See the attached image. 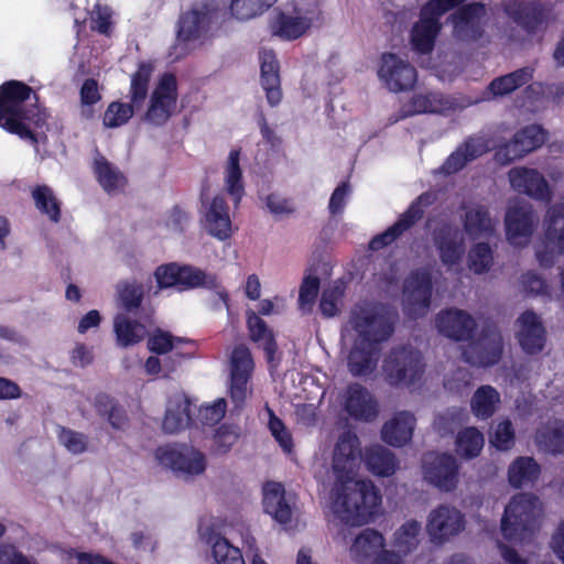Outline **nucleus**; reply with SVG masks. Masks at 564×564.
Masks as SVG:
<instances>
[{
	"label": "nucleus",
	"instance_id": "nucleus-1",
	"mask_svg": "<svg viewBox=\"0 0 564 564\" xmlns=\"http://www.w3.org/2000/svg\"><path fill=\"white\" fill-rule=\"evenodd\" d=\"M359 446L357 435L345 432L339 436L333 458L336 477L334 513L350 527H360L373 520L382 502L380 490L371 480L354 479L360 458Z\"/></svg>",
	"mask_w": 564,
	"mask_h": 564
},
{
	"label": "nucleus",
	"instance_id": "nucleus-2",
	"mask_svg": "<svg viewBox=\"0 0 564 564\" xmlns=\"http://www.w3.org/2000/svg\"><path fill=\"white\" fill-rule=\"evenodd\" d=\"M435 326L441 335L454 341H469L462 352L465 362L476 367H490L500 361L503 340L496 326H485L478 338L471 340L477 323L468 312L456 307L438 312Z\"/></svg>",
	"mask_w": 564,
	"mask_h": 564
},
{
	"label": "nucleus",
	"instance_id": "nucleus-3",
	"mask_svg": "<svg viewBox=\"0 0 564 564\" xmlns=\"http://www.w3.org/2000/svg\"><path fill=\"white\" fill-rule=\"evenodd\" d=\"M39 94L26 83L9 79L0 85V127L7 132L37 143L35 129L46 123Z\"/></svg>",
	"mask_w": 564,
	"mask_h": 564
},
{
	"label": "nucleus",
	"instance_id": "nucleus-4",
	"mask_svg": "<svg viewBox=\"0 0 564 564\" xmlns=\"http://www.w3.org/2000/svg\"><path fill=\"white\" fill-rule=\"evenodd\" d=\"M540 500L533 494H517L506 506L501 519V533L508 541L525 542L536 530Z\"/></svg>",
	"mask_w": 564,
	"mask_h": 564
},
{
	"label": "nucleus",
	"instance_id": "nucleus-5",
	"mask_svg": "<svg viewBox=\"0 0 564 564\" xmlns=\"http://www.w3.org/2000/svg\"><path fill=\"white\" fill-rule=\"evenodd\" d=\"M466 0H427L420 9L419 20L410 31L412 50L421 55L432 53L443 24L441 18Z\"/></svg>",
	"mask_w": 564,
	"mask_h": 564
},
{
	"label": "nucleus",
	"instance_id": "nucleus-6",
	"mask_svg": "<svg viewBox=\"0 0 564 564\" xmlns=\"http://www.w3.org/2000/svg\"><path fill=\"white\" fill-rule=\"evenodd\" d=\"M154 66L151 62H140L131 75L130 102L112 101L108 105L102 123L106 128H118L126 124L134 115V110L143 106L148 94Z\"/></svg>",
	"mask_w": 564,
	"mask_h": 564
},
{
	"label": "nucleus",
	"instance_id": "nucleus-7",
	"mask_svg": "<svg viewBox=\"0 0 564 564\" xmlns=\"http://www.w3.org/2000/svg\"><path fill=\"white\" fill-rule=\"evenodd\" d=\"M425 371L421 351L409 345L390 349L382 362V373L392 387H411L421 380Z\"/></svg>",
	"mask_w": 564,
	"mask_h": 564
},
{
	"label": "nucleus",
	"instance_id": "nucleus-8",
	"mask_svg": "<svg viewBox=\"0 0 564 564\" xmlns=\"http://www.w3.org/2000/svg\"><path fill=\"white\" fill-rule=\"evenodd\" d=\"M349 323L357 334L356 339L366 341L367 345L380 346L394 333V322L378 304L365 302L355 305L350 312Z\"/></svg>",
	"mask_w": 564,
	"mask_h": 564
},
{
	"label": "nucleus",
	"instance_id": "nucleus-9",
	"mask_svg": "<svg viewBox=\"0 0 564 564\" xmlns=\"http://www.w3.org/2000/svg\"><path fill=\"white\" fill-rule=\"evenodd\" d=\"M177 99V78L173 73H164L150 95L142 120L153 127H163L174 115Z\"/></svg>",
	"mask_w": 564,
	"mask_h": 564
},
{
	"label": "nucleus",
	"instance_id": "nucleus-10",
	"mask_svg": "<svg viewBox=\"0 0 564 564\" xmlns=\"http://www.w3.org/2000/svg\"><path fill=\"white\" fill-rule=\"evenodd\" d=\"M208 192L209 181L205 177L199 193L202 223L212 237L223 241L232 232L229 207L223 195H216L209 200Z\"/></svg>",
	"mask_w": 564,
	"mask_h": 564
},
{
	"label": "nucleus",
	"instance_id": "nucleus-11",
	"mask_svg": "<svg viewBox=\"0 0 564 564\" xmlns=\"http://www.w3.org/2000/svg\"><path fill=\"white\" fill-rule=\"evenodd\" d=\"M154 455L160 465L183 476H197L206 469L205 455L186 444L159 446Z\"/></svg>",
	"mask_w": 564,
	"mask_h": 564
},
{
	"label": "nucleus",
	"instance_id": "nucleus-12",
	"mask_svg": "<svg viewBox=\"0 0 564 564\" xmlns=\"http://www.w3.org/2000/svg\"><path fill=\"white\" fill-rule=\"evenodd\" d=\"M322 18L317 3L295 4L291 13L281 11L272 23V32L282 40L294 41L303 36Z\"/></svg>",
	"mask_w": 564,
	"mask_h": 564
},
{
	"label": "nucleus",
	"instance_id": "nucleus-13",
	"mask_svg": "<svg viewBox=\"0 0 564 564\" xmlns=\"http://www.w3.org/2000/svg\"><path fill=\"white\" fill-rule=\"evenodd\" d=\"M459 463L449 453H427L423 457L424 479L443 492L455 490L459 484Z\"/></svg>",
	"mask_w": 564,
	"mask_h": 564
},
{
	"label": "nucleus",
	"instance_id": "nucleus-14",
	"mask_svg": "<svg viewBox=\"0 0 564 564\" xmlns=\"http://www.w3.org/2000/svg\"><path fill=\"white\" fill-rule=\"evenodd\" d=\"M432 274L427 269L413 270L403 283V310L411 318L424 316L431 305Z\"/></svg>",
	"mask_w": 564,
	"mask_h": 564
},
{
	"label": "nucleus",
	"instance_id": "nucleus-15",
	"mask_svg": "<svg viewBox=\"0 0 564 564\" xmlns=\"http://www.w3.org/2000/svg\"><path fill=\"white\" fill-rule=\"evenodd\" d=\"M434 203L433 194L424 192L419 195L403 212L398 220L383 232L375 236L369 242V249L378 251L390 246L405 231L410 230L424 216L425 208Z\"/></svg>",
	"mask_w": 564,
	"mask_h": 564
},
{
	"label": "nucleus",
	"instance_id": "nucleus-16",
	"mask_svg": "<svg viewBox=\"0 0 564 564\" xmlns=\"http://www.w3.org/2000/svg\"><path fill=\"white\" fill-rule=\"evenodd\" d=\"M503 11L527 34L534 35L546 26L552 8L540 0H511L503 4Z\"/></svg>",
	"mask_w": 564,
	"mask_h": 564
},
{
	"label": "nucleus",
	"instance_id": "nucleus-17",
	"mask_svg": "<svg viewBox=\"0 0 564 564\" xmlns=\"http://www.w3.org/2000/svg\"><path fill=\"white\" fill-rule=\"evenodd\" d=\"M546 131L538 126L530 124L514 133L513 138L500 145L495 152V160L499 164L507 165L514 160L540 148L546 140Z\"/></svg>",
	"mask_w": 564,
	"mask_h": 564
},
{
	"label": "nucleus",
	"instance_id": "nucleus-18",
	"mask_svg": "<svg viewBox=\"0 0 564 564\" xmlns=\"http://www.w3.org/2000/svg\"><path fill=\"white\" fill-rule=\"evenodd\" d=\"M378 76L393 93L410 90L417 80L416 69L394 53L382 54Z\"/></svg>",
	"mask_w": 564,
	"mask_h": 564
},
{
	"label": "nucleus",
	"instance_id": "nucleus-19",
	"mask_svg": "<svg viewBox=\"0 0 564 564\" xmlns=\"http://www.w3.org/2000/svg\"><path fill=\"white\" fill-rule=\"evenodd\" d=\"M153 275L159 290L175 288L180 292L197 289L204 276L202 269L177 262L159 265Z\"/></svg>",
	"mask_w": 564,
	"mask_h": 564
},
{
	"label": "nucleus",
	"instance_id": "nucleus-20",
	"mask_svg": "<svg viewBox=\"0 0 564 564\" xmlns=\"http://www.w3.org/2000/svg\"><path fill=\"white\" fill-rule=\"evenodd\" d=\"M432 239L444 265L454 267L462 261L465 254V241L458 227L443 223L434 228Z\"/></svg>",
	"mask_w": 564,
	"mask_h": 564
},
{
	"label": "nucleus",
	"instance_id": "nucleus-21",
	"mask_svg": "<svg viewBox=\"0 0 564 564\" xmlns=\"http://www.w3.org/2000/svg\"><path fill=\"white\" fill-rule=\"evenodd\" d=\"M465 527L463 513L454 507L441 505L431 511L426 531L434 543H444Z\"/></svg>",
	"mask_w": 564,
	"mask_h": 564
},
{
	"label": "nucleus",
	"instance_id": "nucleus-22",
	"mask_svg": "<svg viewBox=\"0 0 564 564\" xmlns=\"http://www.w3.org/2000/svg\"><path fill=\"white\" fill-rule=\"evenodd\" d=\"M464 3L455 8L456 11L448 17V20L460 37L477 41L484 33L480 20L486 14L485 4L481 2Z\"/></svg>",
	"mask_w": 564,
	"mask_h": 564
},
{
	"label": "nucleus",
	"instance_id": "nucleus-23",
	"mask_svg": "<svg viewBox=\"0 0 564 564\" xmlns=\"http://www.w3.org/2000/svg\"><path fill=\"white\" fill-rule=\"evenodd\" d=\"M344 410L357 421L371 422L378 416V403L367 388L350 383L346 388Z\"/></svg>",
	"mask_w": 564,
	"mask_h": 564
},
{
	"label": "nucleus",
	"instance_id": "nucleus-24",
	"mask_svg": "<svg viewBox=\"0 0 564 564\" xmlns=\"http://www.w3.org/2000/svg\"><path fill=\"white\" fill-rule=\"evenodd\" d=\"M517 338L527 355L540 354L545 346L546 330L539 316L533 311L523 312L519 318Z\"/></svg>",
	"mask_w": 564,
	"mask_h": 564
},
{
	"label": "nucleus",
	"instance_id": "nucleus-25",
	"mask_svg": "<svg viewBox=\"0 0 564 564\" xmlns=\"http://www.w3.org/2000/svg\"><path fill=\"white\" fill-rule=\"evenodd\" d=\"M260 83L265 91L268 104L278 106L282 100L280 63L273 50L262 48L259 52Z\"/></svg>",
	"mask_w": 564,
	"mask_h": 564
},
{
	"label": "nucleus",
	"instance_id": "nucleus-26",
	"mask_svg": "<svg viewBox=\"0 0 564 564\" xmlns=\"http://www.w3.org/2000/svg\"><path fill=\"white\" fill-rule=\"evenodd\" d=\"M508 176L511 187L519 194L540 200L550 198L547 182L539 171L529 167H512Z\"/></svg>",
	"mask_w": 564,
	"mask_h": 564
},
{
	"label": "nucleus",
	"instance_id": "nucleus-27",
	"mask_svg": "<svg viewBox=\"0 0 564 564\" xmlns=\"http://www.w3.org/2000/svg\"><path fill=\"white\" fill-rule=\"evenodd\" d=\"M506 236L511 245H525L533 234L534 214L530 206H514L505 217Z\"/></svg>",
	"mask_w": 564,
	"mask_h": 564
},
{
	"label": "nucleus",
	"instance_id": "nucleus-28",
	"mask_svg": "<svg viewBox=\"0 0 564 564\" xmlns=\"http://www.w3.org/2000/svg\"><path fill=\"white\" fill-rule=\"evenodd\" d=\"M533 73L534 69L532 67L524 66L509 74L494 78L484 91V99L491 100L509 96L530 83L533 78Z\"/></svg>",
	"mask_w": 564,
	"mask_h": 564
},
{
	"label": "nucleus",
	"instance_id": "nucleus-29",
	"mask_svg": "<svg viewBox=\"0 0 564 564\" xmlns=\"http://www.w3.org/2000/svg\"><path fill=\"white\" fill-rule=\"evenodd\" d=\"M263 510L276 522L288 524L292 520V508L281 482L268 481L263 486Z\"/></svg>",
	"mask_w": 564,
	"mask_h": 564
},
{
	"label": "nucleus",
	"instance_id": "nucleus-30",
	"mask_svg": "<svg viewBox=\"0 0 564 564\" xmlns=\"http://www.w3.org/2000/svg\"><path fill=\"white\" fill-rule=\"evenodd\" d=\"M380 346L356 339L347 358L349 372L354 377H365L375 371Z\"/></svg>",
	"mask_w": 564,
	"mask_h": 564
},
{
	"label": "nucleus",
	"instance_id": "nucleus-31",
	"mask_svg": "<svg viewBox=\"0 0 564 564\" xmlns=\"http://www.w3.org/2000/svg\"><path fill=\"white\" fill-rule=\"evenodd\" d=\"M416 419L408 411L397 413L381 430L382 441L393 447H401L412 440Z\"/></svg>",
	"mask_w": 564,
	"mask_h": 564
},
{
	"label": "nucleus",
	"instance_id": "nucleus-32",
	"mask_svg": "<svg viewBox=\"0 0 564 564\" xmlns=\"http://www.w3.org/2000/svg\"><path fill=\"white\" fill-rule=\"evenodd\" d=\"M246 315L250 340L260 344L265 354L268 364L272 367H276L278 362L275 364L274 361L278 344L272 329H270L267 323L253 311H247Z\"/></svg>",
	"mask_w": 564,
	"mask_h": 564
},
{
	"label": "nucleus",
	"instance_id": "nucleus-33",
	"mask_svg": "<svg viewBox=\"0 0 564 564\" xmlns=\"http://www.w3.org/2000/svg\"><path fill=\"white\" fill-rule=\"evenodd\" d=\"M93 171L97 182L107 194L118 193L127 185L123 173L100 153L94 159Z\"/></svg>",
	"mask_w": 564,
	"mask_h": 564
},
{
	"label": "nucleus",
	"instance_id": "nucleus-34",
	"mask_svg": "<svg viewBox=\"0 0 564 564\" xmlns=\"http://www.w3.org/2000/svg\"><path fill=\"white\" fill-rule=\"evenodd\" d=\"M210 23L208 11L192 9L180 17L177 40L181 42L196 41L207 31Z\"/></svg>",
	"mask_w": 564,
	"mask_h": 564
},
{
	"label": "nucleus",
	"instance_id": "nucleus-35",
	"mask_svg": "<svg viewBox=\"0 0 564 564\" xmlns=\"http://www.w3.org/2000/svg\"><path fill=\"white\" fill-rule=\"evenodd\" d=\"M118 306L128 314L140 315L145 297L144 284L137 280H122L116 285Z\"/></svg>",
	"mask_w": 564,
	"mask_h": 564
},
{
	"label": "nucleus",
	"instance_id": "nucleus-36",
	"mask_svg": "<svg viewBox=\"0 0 564 564\" xmlns=\"http://www.w3.org/2000/svg\"><path fill=\"white\" fill-rule=\"evenodd\" d=\"M540 475L541 466L530 456H519L508 467V481L514 489L534 484Z\"/></svg>",
	"mask_w": 564,
	"mask_h": 564
},
{
	"label": "nucleus",
	"instance_id": "nucleus-37",
	"mask_svg": "<svg viewBox=\"0 0 564 564\" xmlns=\"http://www.w3.org/2000/svg\"><path fill=\"white\" fill-rule=\"evenodd\" d=\"M31 197L36 210L51 223L58 224L62 219V202L52 187L39 184L31 188Z\"/></svg>",
	"mask_w": 564,
	"mask_h": 564
},
{
	"label": "nucleus",
	"instance_id": "nucleus-38",
	"mask_svg": "<svg viewBox=\"0 0 564 564\" xmlns=\"http://www.w3.org/2000/svg\"><path fill=\"white\" fill-rule=\"evenodd\" d=\"M463 227L473 239L489 237L495 231L489 210L482 205L473 206L465 212Z\"/></svg>",
	"mask_w": 564,
	"mask_h": 564
},
{
	"label": "nucleus",
	"instance_id": "nucleus-39",
	"mask_svg": "<svg viewBox=\"0 0 564 564\" xmlns=\"http://www.w3.org/2000/svg\"><path fill=\"white\" fill-rule=\"evenodd\" d=\"M365 463L372 474L381 477L393 475L398 467L394 454L381 445H373L366 449Z\"/></svg>",
	"mask_w": 564,
	"mask_h": 564
},
{
	"label": "nucleus",
	"instance_id": "nucleus-40",
	"mask_svg": "<svg viewBox=\"0 0 564 564\" xmlns=\"http://www.w3.org/2000/svg\"><path fill=\"white\" fill-rule=\"evenodd\" d=\"M240 149H232L229 152L225 167V187L235 204H239L245 195L242 170L240 167Z\"/></svg>",
	"mask_w": 564,
	"mask_h": 564
},
{
	"label": "nucleus",
	"instance_id": "nucleus-41",
	"mask_svg": "<svg viewBox=\"0 0 564 564\" xmlns=\"http://www.w3.org/2000/svg\"><path fill=\"white\" fill-rule=\"evenodd\" d=\"M485 445L484 434L475 426L460 430L455 438V452L464 459H473L480 455Z\"/></svg>",
	"mask_w": 564,
	"mask_h": 564
},
{
	"label": "nucleus",
	"instance_id": "nucleus-42",
	"mask_svg": "<svg viewBox=\"0 0 564 564\" xmlns=\"http://www.w3.org/2000/svg\"><path fill=\"white\" fill-rule=\"evenodd\" d=\"M545 240L564 253V203L552 205L546 213Z\"/></svg>",
	"mask_w": 564,
	"mask_h": 564
},
{
	"label": "nucleus",
	"instance_id": "nucleus-43",
	"mask_svg": "<svg viewBox=\"0 0 564 564\" xmlns=\"http://www.w3.org/2000/svg\"><path fill=\"white\" fill-rule=\"evenodd\" d=\"M499 402L500 395L495 388L491 386H481L471 397V412L476 417L487 420L494 415Z\"/></svg>",
	"mask_w": 564,
	"mask_h": 564
},
{
	"label": "nucleus",
	"instance_id": "nucleus-44",
	"mask_svg": "<svg viewBox=\"0 0 564 564\" xmlns=\"http://www.w3.org/2000/svg\"><path fill=\"white\" fill-rule=\"evenodd\" d=\"M113 329L118 345L123 348L142 341L145 336V327L140 322L126 316L119 315L115 318Z\"/></svg>",
	"mask_w": 564,
	"mask_h": 564
},
{
	"label": "nucleus",
	"instance_id": "nucleus-45",
	"mask_svg": "<svg viewBox=\"0 0 564 564\" xmlns=\"http://www.w3.org/2000/svg\"><path fill=\"white\" fill-rule=\"evenodd\" d=\"M191 421V404L187 400H184L167 408L162 422V429L165 433L175 434L185 430Z\"/></svg>",
	"mask_w": 564,
	"mask_h": 564
},
{
	"label": "nucleus",
	"instance_id": "nucleus-46",
	"mask_svg": "<svg viewBox=\"0 0 564 564\" xmlns=\"http://www.w3.org/2000/svg\"><path fill=\"white\" fill-rule=\"evenodd\" d=\"M276 0H231L230 12L241 21L250 20L268 11Z\"/></svg>",
	"mask_w": 564,
	"mask_h": 564
},
{
	"label": "nucleus",
	"instance_id": "nucleus-47",
	"mask_svg": "<svg viewBox=\"0 0 564 564\" xmlns=\"http://www.w3.org/2000/svg\"><path fill=\"white\" fill-rule=\"evenodd\" d=\"M80 118L93 120L95 118L94 106L101 100L98 82L95 78H86L79 89Z\"/></svg>",
	"mask_w": 564,
	"mask_h": 564
},
{
	"label": "nucleus",
	"instance_id": "nucleus-48",
	"mask_svg": "<svg viewBox=\"0 0 564 564\" xmlns=\"http://www.w3.org/2000/svg\"><path fill=\"white\" fill-rule=\"evenodd\" d=\"M421 531V523L416 520H409L394 533L393 544L398 552L408 554L417 545V535Z\"/></svg>",
	"mask_w": 564,
	"mask_h": 564
},
{
	"label": "nucleus",
	"instance_id": "nucleus-49",
	"mask_svg": "<svg viewBox=\"0 0 564 564\" xmlns=\"http://www.w3.org/2000/svg\"><path fill=\"white\" fill-rule=\"evenodd\" d=\"M253 366V359L247 346L238 345L232 349L230 357V377H245L250 379Z\"/></svg>",
	"mask_w": 564,
	"mask_h": 564
},
{
	"label": "nucleus",
	"instance_id": "nucleus-50",
	"mask_svg": "<svg viewBox=\"0 0 564 564\" xmlns=\"http://www.w3.org/2000/svg\"><path fill=\"white\" fill-rule=\"evenodd\" d=\"M217 564H245L240 549L230 544L224 536H217L212 547Z\"/></svg>",
	"mask_w": 564,
	"mask_h": 564
},
{
	"label": "nucleus",
	"instance_id": "nucleus-51",
	"mask_svg": "<svg viewBox=\"0 0 564 564\" xmlns=\"http://www.w3.org/2000/svg\"><path fill=\"white\" fill-rule=\"evenodd\" d=\"M538 442L547 453L564 454V424L545 427L538 434Z\"/></svg>",
	"mask_w": 564,
	"mask_h": 564
},
{
	"label": "nucleus",
	"instance_id": "nucleus-52",
	"mask_svg": "<svg viewBox=\"0 0 564 564\" xmlns=\"http://www.w3.org/2000/svg\"><path fill=\"white\" fill-rule=\"evenodd\" d=\"M440 98L436 94H415L412 96L406 109H403L401 118L409 116L440 111Z\"/></svg>",
	"mask_w": 564,
	"mask_h": 564
},
{
	"label": "nucleus",
	"instance_id": "nucleus-53",
	"mask_svg": "<svg viewBox=\"0 0 564 564\" xmlns=\"http://www.w3.org/2000/svg\"><path fill=\"white\" fill-rule=\"evenodd\" d=\"M467 420L466 412L460 408L448 409L434 421V427L441 436L453 434Z\"/></svg>",
	"mask_w": 564,
	"mask_h": 564
},
{
	"label": "nucleus",
	"instance_id": "nucleus-54",
	"mask_svg": "<svg viewBox=\"0 0 564 564\" xmlns=\"http://www.w3.org/2000/svg\"><path fill=\"white\" fill-rule=\"evenodd\" d=\"M196 343L192 339L183 338L182 341L176 343L171 351L172 354L164 358V368L169 372H173L181 364L187 359H192L196 354Z\"/></svg>",
	"mask_w": 564,
	"mask_h": 564
},
{
	"label": "nucleus",
	"instance_id": "nucleus-55",
	"mask_svg": "<svg viewBox=\"0 0 564 564\" xmlns=\"http://www.w3.org/2000/svg\"><path fill=\"white\" fill-rule=\"evenodd\" d=\"M469 268L476 274H482L489 271L494 262L492 250L487 242L476 243L468 256Z\"/></svg>",
	"mask_w": 564,
	"mask_h": 564
},
{
	"label": "nucleus",
	"instance_id": "nucleus-56",
	"mask_svg": "<svg viewBox=\"0 0 564 564\" xmlns=\"http://www.w3.org/2000/svg\"><path fill=\"white\" fill-rule=\"evenodd\" d=\"M57 438L72 454L78 455L87 451L88 437L84 433L73 431L65 426H58Z\"/></svg>",
	"mask_w": 564,
	"mask_h": 564
},
{
	"label": "nucleus",
	"instance_id": "nucleus-57",
	"mask_svg": "<svg viewBox=\"0 0 564 564\" xmlns=\"http://www.w3.org/2000/svg\"><path fill=\"white\" fill-rule=\"evenodd\" d=\"M319 286L321 280L318 276L311 274L304 276L299 292V305L301 310L305 312L312 311L319 292Z\"/></svg>",
	"mask_w": 564,
	"mask_h": 564
},
{
	"label": "nucleus",
	"instance_id": "nucleus-58",
	"mask_svg": "<svg viewBox=\"0 0 564 564\" xmlns=\"http://www.w3.org/2000/svg\"><path fill=\"white\" fill-rule=\"evenodd\" d=\"M269 413V430L279 443L283 452L290 454L293 451L294 444L291 433L288 431L283 421L276 416L273 410L268 408Z\"/></svg>",
	"mask_w": 564,
	"mask_h": 564
},
{
	"label": "nucleus",
	"instance_id": "nucleus-59",
	"mask_svg": "<svg viewBox=\"0 0 564 564\" xmlns=\"http://www.w3.org/2000/svg\"><path fill=\"white\" fill-rule=\"evenodd\" d=\"M182 337H175L171 333L156 328L148 339V348L156 355H165L173 350Z\"/></svg>",
	"mask_w": 564,
	"mask_h": 564
},
{
	"label": "nucleus",
	"instance_id": "nucleus-60",
	"mask_svg": "<svg viewBox=\"0 0 564 564\" xmlns=\"http://www.w3.org/2000/svg\"><path fill=\"white\" fill-rule=\"evenodd\" d=\"M516 442L514 429L510 420L499 422L490 437V444L499 451H509Z\"/></svg>",
	"mask_w": 564,
	"mask_h": 564
},
{
	"label": "nucleus",
	"instance_id": "nucleus-61",
	"mask_svg": "<svg viewBox=\"0 0 564 564\" xmlns=\"http://www.w3.org/2000/svg\"><path fill=\"white\" fill-rule=\"evenodd\" d=\"M383 542L384 539L380 532L373 529H366L357 535L354 541L352 549L358 552H362L365 555H369L371 552L381 547Z\"/></svg>",
	"mask_w": 564,
	"mask_h": 564
},
{
	"label": "nucleus",
	"instance_id": "nucleus-62",
	"mask_svg": "<svg viewBox=\"0 0 564 564\" xmlns=\"http://www.w3.org/2000/svg\"><path fill=\"white\" fill-rule=\"evenodd\" d=\"M343 291L338 286L325 289L319 300V311L326 318L336 316L339 313L338 302Z\"/></svg>",
	"mask_w": 564,
	"mask_h": 564
},
{
	"label": "nucleus",
	"instance_id": "nucleus-63",
	"mask_svg": "<svg viewBox=\"0 0 564 564\" xmlns=\"http://www.w3.org/2000/svg\"><path fill=\"white\" fill-rule=\"evenodd\" d=\"M238 437L239 434L234 426L226 424L220 425L214 435L216 452L219 454H226L238 441Z\"/></svg>",
	"mask_w": 564,
	"mask_h": 564
},
{
	"label": "nucleus",
	"instance_id": "nucleus-64",
	"mask_svg": "<svg viewBox=\"0 0 564 564\" xmlns=\"http://www.w3.org/2000/svg\"><path fill=\"white\" fill-rule=\"evenodd\" d=\"M227 409V402L224 398H219L214 401L213 404L202 406L199 409V417L204 425L213 426L219 423L225 414Z\"/></svg>",
	"mask_w": 564,
	"mask_h": 564
}]
</instances>
